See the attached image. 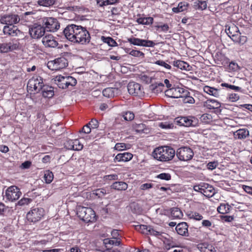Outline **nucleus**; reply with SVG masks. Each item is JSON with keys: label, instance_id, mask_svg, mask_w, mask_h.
Instances as JSON below:
<instances>
[{"label": "nucleus", "instance_id": "338daca9", "mask_svg": "<svg viewBox=\"0 0 252 252\" xmlns=\"http://www.w3.org/2000/svg\"><path fill=\"white\" fill-rule=\"evenodd\" d=\"M91 126L87 124L83 127L81 130H80L79 132L80 133L82 132L85 134H89L91 131Z\"/></svg>", "mask_w": 252, "mask_h": 252}, {"label": "nucleus", "instance_id": "c756f323", "mask_svg": "<svg viewBox=\"0 0 252 252\" xmlns=\"http://www.w3.org/2000/svg\"><path fill=\"white\" fill-rule=\"evenodd\" d=\"M164 85L162 83L152 84L149 87L151 91L155 94H158L164 90Z\"/></svg>", "mask_w": 252, "mask_h": 252}, {"label": "nucleus", "instance_id": "7c9ffc66", "mask_svg": "<svg viewBox=\"0 0 252 252\" xmlns=\"http://www.w3.org/2000/svg\"><path fill=\"white\" fill-rule=\"evenodd\" d=\"M174 66L182 70H189L190 66L188 63L181 60L174 61L173 62Z\"/></svg>", "mask_w": 252, "mask_h": 252}, {"label": "nucleus", "instance_id": "37998d69", "mask_svg": "<svg viewBox=\"0 0 252 252\" xmlns=\"http://www.w3.org/2000/svg\"><path fill=\"white\" fill-rule=\"evenodd\" d=\"M194 5L198 9L204 10L207 8V2L206 1L196 0L194 2Z\"/></svg>", "mask_w": 252, "mask_h": 252}, {"label": "nucleus", "instance_id": "49530a36", "mask_svg": "<svg viewBox=\"0 0 252 252\" xmlns=\"http://www.w3.org/2000/svg\"><path fill=\"white\" fill-rule=\"evenodd\" d=\"M132 128L137 132H144V130L146 128V125L142 123L135 124L132 125Z\"/></svg>", "mask_w": 252, "mask_h": 252}, {"label": "nucleus", "instance_id": "2f4dec72", "mask_svg": "<svg viewBox=\"0 0 252 252\" xmlns=\"http://www.w3.org/2000/svg\"><path fill=\"white\" fill-rule=\"evenodd\" d=\"M189 5V4L188 2L186 1H181L178 3L177 7L172 8V11L176 13L183 12L187 10Z\"/></svg>", "mask_w": 252, "mask_h": 252}, {"label": "nucleus", "instance_id": "6ab92c4d", "mask_svg": "<svg viewBox=\"0 0 252 252\" xmlns=\"http://www.w3.org/2000/svg\"><path fill=\"white\" fill-rule=\"evenodd\" d=\"M42 42L46 48H55L58 45L56 37L51 34H48L43 37Z\"/></svg>", "mask_w": 252, "mask_h": 252}, {"label": "nucleus", "instance_id": "4be33fe9", "mask_svg": "<svg viewBox=\"0 0 252 252\" xmlns=\"http://www.w3.org/2000/svg\"><path fill=\"white\" fill-rule=\"evenodd\" d=\"M133 158V155L128 152L119 153L116 155L114 158V161L116 162H127Z\"/></svg>", "mask_w": 252, "mask_h": 252}, {"label": "nucleus", "instance_id": "864d4df0", "mask_svg": "<svg viewBox=\"0 0 252 252\" xmlns=\"http://www.w3.org/2000/svg\"><path fill=\"white\" fill-rule=\"evenodd\" d=\"M237 38L238 39L237 40H234L233 41L236 43H238L239 44L241 45H243L247 41V36L244 35H241L240 33L239 34V36Z\"/></svg>", "mask_w": 252, "mask_h": 252}, {"label": "nucleus", "instance_id": "8fccbe9b", "mask_svg": "<svg viewBox=\"0 0 252 252\" xmlns=\"http://www.w3.org/2000/svg\"><path fill=\"white\" fill-rule=\"evenodd\" d=\"M239 69V66L237 63L234 61H231L229 63L228 65V69L230 71H237Z\"/></svg>", "mask_w": 252, "mask_h": 252}, {"label": "nucleus", "instance_id": "9b49d317", "mask_svg": "<svg viewBox=\"0 0 252 252\" xmlns=\"http://www.w3.org/2000/svg\"><path fill=\"white\" fill-rule=\"evenodd\" d=\"M21 194L19 188L15 186H11L5 190L4 196L8 201L14 202L18 200Z\"/></svg>", "mask_w": 252, "mask_h": 252}, {"label": "nucleus", "instance_id": "69168bd1", "mask_svg": "<svg viewBox=\"0 0 252 252\" xmlns=\"http://www.w3.org/2000/svg\"><path fill=\"white\" fill-rule=\"evenodd\" d=\"M218 165V163L216 161L209 162L207 165V168L209 170H212L215 169Z\"/></svg>", "mask_w": 252, "mask_h": 252}, {"label": "nucleus", "instance_id": "a19ab883", "mask_svg": "<svg viewBox=\"0 0 252 252\" xmlns=\"http://www.w3.org/2000/svg\"><path fill=\"white\" fill-rule=\"evenodd\" d=\"M39 6L50 7L55 4L56 0H35Z\"/></svg>", "mask_w": 252, "mask_h": 252}, {"label": "nucleus", "instance_id": "412c9836", "mask_svg": "<svg viewBox=\"0 0 252 252\" xmlns=\"http://www.w3.org/2000/svg\"><path fill=\"white\" fill-rule=\"evenodd\" d=\"M189 219L195 221H200L203 220L202 215L194 209L188 210L185 212Z\"/></svg>", "mask_w": 252, "mask_h": 252}, {"label": "nucleus", "instance_id": "774afa93", "mask_svg": "<svg viewBox=\"0 0 252 252\" xmlns=\"http://www.w3.org/2000/svg\"><path fill=\"white\" fill-rule=\"evenodd\" d=\"M203 183H200V184L198 185L194 186L193 187V189L196 191L200 192L201 193L203 194Z\"/></svg>", "mask_w": 252, "mask_h": 252}, {"label": "nucleus", "instance_id": "58836bf2", "mask_svg": "<svg viewBox=\"0 0 252 252\" xmlns=\"http://www.w3.org/2000/svg\"><path fill=\"white\" fill-rule=\"evenodd\" d=\"M101 39L104 43H107L109 46L111 47H115L118 45L116 41L111 37H105L102 36L101 37Z\"/></svg>", "mask_w": 252, "mask_h": 252}, {"label": "nucleus", "instance_id": "a878e982", "mask_svg": "<svg viewBox=\"0 0 252 252\" xmlns=\"http://www.w3.org/2000/svg\"><path fill=\"white\" fill-rule=\"evenodd\" d=\"M235 139H244L249 135V131L246 128L239 129L233 133Z\"/></svg>", "mask_w": 252, "mask_h": 252}, {"label": "nucleus", "instance_id": "a211bd4d", "mask_svg": "<svg viewBox=\"0 0 252 252\" xmlns=\"http://www.w3.org/2000/svg\"><path fill=\"white\" fill-rule=\"evenodd\" d=\"M20 21V18L18 15L15 14H9L2 16L0 21L3 24L7 25V26L13 25Z\"/></svg>", "mask_w": 252, "mask_h": 252}, {"label": "nucleus", "instance_id": "a18cd8bd", "mask_svg": "<svg viewBox=\"0 0 252 252\" xmlns=\"http://www.w3.org/2000/svg\"><path fill=\"white\" fill-rule=\"evenodd\" d=\"M212 116L211 114L205 113L200 117L201 121L204 124H209L212 121Z\"/></svg>", "mask_w": 252, "mask_h": 252}, {"label": "nucleus", "instance_id": "4468645a", "mask_svg": "<svg viewBox=\"0 0 252 252\" xmlns=\"http://www.w3.org/2000/svg\"><path fill=\"white\" fill-rule=\"evenodd\" d=\"M165 95L171 98H181L183 94L188 93V91L180 87H172L164 91Z\"/></svg>", "mask_w": 252, "mask_h": 252}, {"label": "nucleus", "instance_id": "603ef678", "mask_svg": "<svg viewBox=\"0 0 252 252\" xmlns=\"http://www.w3.org/2000/svg\"><path fill=\"white\" fill-rule=\"evenodd\" d=\"M157 178L161 180H164L166 181H169L171 179V176L169 173H162L157 175Z\"/></svg>", "mask_w": 252, "mask_h": 252}, {"label": "nucleus", "instance_id": "f257e3e1", "mask_svg": "<svg viewBox=\"0 0 252 252\" xmlns=\"http://www.w3.org/2000/svg\"><path fill=\"white\" fill-rule=\"evenodd\" d=\"M175 154L173 148L168 146L156 148L152 153L153 158L162 162H167L173 159Z\"/></svg>", "mask_w": 252, "mask_h": 252}, {"label": "nucleus", "instance_id": "b1692460", "mask_svg": "<svg viewBox=\"0 0 252 252\" xmlns=\"http://www.w3.org/2000/svg\"><path fill=\"white\" fill-rule=\"evenodd\" d=\"M3 31L4 34H8L11 36H16L21 33V31L18 30L17 26L13 25L5 26Z\"/></svg>", "mask_w": 252, "mask_h": 252}, {"label": "nucleus", "instance_id": "ddd939ff", "mask_svg": "<svg viewBox=\"0 0 252 252\" xmlns=\"http://www.w3.org/2000/svg\"><path fill=\"white\" fill-rule=\"evenodd\" d=\"M29 32L32 38L39 39L44 35L45 31L42 25L35 23L29 27Z\"/></svg>", "mask_w": 252, "mask_h": 252}, {"label": "nucleus", "instance_id": "5701e85b", "mask_svg": "<svg viewBox=\"0 0 252 252\" xmlns=\"http://www.w3.org/2000/svg\"><path fill=\"white\" fill-rule=\"evenodd\" d=\"M188 225L186 222L178 223L175 228L177 233L182 236H188L189 235Z\"/></svg>", "mask_w": 252, "mask_h": 252}, {"label": "nucleus", "instance_id": "052dcab7", "mask_svg": "<svg viewBox=\"0 0 252 252\" xmlns=\"http://www.w3.org/2000/svg\"><path fill=\"white\" fill-rule=\"evenodd\" d=\"M229 100L231 102H236L239 100L240 97L238 94L236 93L229 94L228 95Z\"/></svg>", "mask_w": 252, "mask_h": 252}, {"label": "nucleus", "instance_id": "c9c22d12", "mask_svg": "<svg viewBox=\"0 0 252 252\" xmlns=\"http://www.w3.org/2000/svg\"><path fill=\"white\" fill-rule=\"evenodd\" d=\"M125 52L133 57L141 58L144 57V54L142 52L139 50L131 49L130 48H126L125 49Z\"/></svg>", "mask_w": 252, "mask_h": 252}, {"label": "nucleus", "instance_id": "79ce46f5", "mask_svg": "<svg viewBox=\"0 0 252 252\" xmlns=\"http://www.w3.org/2000/svg\"><path fill=\"white\" fill-rule=\"evenodd\" d=\"M185 95L183 94L181 98H183L182 101L184 103L193 104L195 102L194 98L190 95V93L188 91V93H185Z\"/></svg>", "mask_w": 252, "mask_h": 252}, {"label": "nucleus", "instance_id": "aec40b11", "mask_svg": "<svg viewBox=\"0 0 252 252\" xmlns=\"http://www.w3.org/2000/svg\"><path fill=\"white\" fill-rule=\"evenodd\" d=\"M225 32L228 36L233 40H237L239 34L240 33L238 27L234 24H231L226 27Z\"/></svg>", "mask_w": 252, "mask_h": 252}, {"label": "nucleus", "instance_id": "e2e57ef3", "mask_svg": "<svg viewBox=\"0 0 252 252\" xmlns=\"http://www.w3.org/2000/svg\"><path fill=\"white\" fill-rule=\"evenodd\" d=\"M32 201V199L31 198H23L19 201L18 204L21 206L24 205L25 204L27 205L31 203Z\"/></svg>", "mask_w": 252, "mask_h": 252}, {"label": "nucleus", "instance_id": "9d476101", "mask_svg": "<svg viewBox=\"0 0 252 252\" xmlns=\"http://www.w3.org/2000/svg\"><path fill=\"white\" fill-rule=\"evenodd\" d=\"M135 229L142 234L155 236L158 238H160L163 233L161 231H158L150 225H137L135 226Z\"/></svg>", "mask_w": 252, "mask_h": 252}, {"label": "nucleus", "instance_id": "ea45409f", "mask_svg": "<svg viewBox=\"0 0 252 252\" xmlns=\"http://www.w3.org/2000/svg\"><path fill=\"white\" fill-rule=\"evenodd\" d=\"M115 88H107L104 89L102 91L103 95L108 98L112 97L115 96Z\"/></svg>", "mask_w": 252, "mask_h": 252}, {"label": "nucleus", "instance_id": "5fc2aeb1", "mask_svg": "<svg viewBox=\"0 0 252 252\" xmlns=\"http://www.w3.org/2000/svg\"><path fill=\"white\" fill-rule=\"evenodd\" d=\"M155 63L156 64L163 66L166 69H172L171 66L162 60H158L155 62Z\"/></svg>", "mask_w": 252, "mask_h": 252}, {"label": "nucleus", "instance_id": "72a5a7b5", "mask_svg": "<svg viewBox=\"0 0 252 252\" xmlns=\"http://www.w3.org/2000/svg\"><path fill=\"white\" fill-rule=\"evenodd\" d=\"M231 209V206L228 203H222L217 208V211L220 214L224 215L229 213Z\"/></svg>", "mask_w": 252, "mask_h": 252}, {"label": "nucleus", "instance_id": "4c0bfd02", "mask_svg": "<svg viewBox=\"0 0 252 252\" xmlns=\"http://www.w3.org/2000/svg\"><path fill=\"white\" fill-rule=\"evenodd\" d=\"M69 143L73 144L71 148H73V150L80 151L83 148V145L78 139L69 140Z\"/></svg>", "mask_w": 252, "mask_h": 252}, {"label": "nucleus", "instance_id": "4d7b16f0", "mask_svg": "<svg viewBox=\"0 0 252 252\" xmlns=\"http://www.w3.org/2000/svg\"><path fill=\"white\" fill-rule=\"evenodd\" d=\"M123 116L126 121H132L134 118V113L129 111L126 112Z\"/></svg>", "mask_w": 252, "mask_h": 252}, {"label": "nucleus", "instance_id": "0e129e2a", "mask_svg": "<svg viewBox=\"0 0 252 252\" xmlns=\"http://www.w3.org/2000/svg\"><path fill=\"white\" fill-rule=\"evenodd\" d=\"M88 124L93 129L97 128L99 126L98 122L96 119H92Z\"/></svg>", "mask_w": 252, "mask_h": 252}, {"label": "nucleus", "instance_id": "39448f33", "mask_svg": "<svg viewBox=\"0 0 252 252\" xmlns=\"http://www.w3.org/2000/svg\"><path fill=\"white\" fill-rule=\"evenodd\" d=\"M41 24L45 29V31L55 32L60 27V24L58 20L53 17H43L41 20Z\"/></svg>", "mask_w": 252, "mask_h": 252}, {"label": "nucleus", "instance_id": "6e6552de", "mask_svg": "<svg viewBox=\"0 0 252 252\" xmlns=\"http://www.w3.org/2000/svg\"><path fill=\"white\" fill-rule=\"evenodd\" d=\"M67 60L63 57L50 61L47 63V67L52 70H59L65 68L68 65Z\"/></svg>", "mask_w": 252, "mask_h": 252}, {"label": "nucleus", "instance_id": "f8f14e48", "mask_svg": "<svg viewBox=\"0 0 252 252\" xmlns=\"http://www.w3.org/2000/svg\"><path fill=\"white\" fill-rule=\"evenodd\" d=\"M175 122L179 126L189 127L195 126L198 121L194 117H180L176 118Z\"/></svg>", "mask_w": 252, "mask_h": 252}, {"label": "nucleus", "instance_id": "09e8293b", "mask_svg": "<svg viewBox=\"0 0 252 252\" xmlns=\"http://www.w3.org/2000/svg\"><path fill=\"white\" fill-rule=\"evenodd\" d=\"M221 86L234 90L236 92H243V89L241 87L232 85H230L226 83H222L221 84Z\"/></svg>", "mask_w": 252, "mask_h": 252}, {"label": "nucleus", "instance_id": "f03ea898", "mask_svg": "<svg viewBox=\"0 0 252 252\" xmlns=\"http://www.w3.org/2000/svg\"><path fill=\"white\" fill-rule=\"evenodd\" d=\"M77 214L80 219L86 222H94L96 220L97 217L95 212L90 207L79 206Z\"/></svg>", "mask_w": 252, "mask_h": 252}, {"label": "nucleus", "instance_id": "7ed1b4c3", "mask_svg": "<svg viewBox=\"0 0 252 252\" xmlns=\"http://www.w3.org/2000/svg\"><path fill=\"white\" fill-rule=\"evenodd\" d=\"M55 82L57 86L63 89L72 87L77 84L76 79L70 76H57L55 78Z\"/></svg>", "mask_w": 252, "mask_h": 252}, {"label": "nucleus", "instance_id": "423d86ee", "mask_svg": "<svg viewBox=\"0 0 252 252\" xmlns=\"http://www.w3.org/2000/svg\"><path fill=\"white\" fill-rule=\"evenodd\" d=\"M44 85L43 78L38 75L35 74L28 81L27 88L31 92H38L41 91Z\"/></svg>", "mask_w": 252, "mask_h": 252}, {"label": "nucleus", "instance_id": "0eeeda50", "mask_svg": "<svg viewBox=\"0 0 252 252\" xmlns=\"http://www.w3.org/2000/svg\"><path fill=\"white\" fill-rule=\"evenodd\" d=\"M45 215V211L42 208H32L27 214L26 218L30 222L36 223L40 221Z\"/></svg>", "mask_w": 252, "mask_h": 252}, {"label": "nucleus", "instance_id": "3c124183", "mask_svg": "<svg viewBox=\"0 0 252 252\" xmlns=\"http://www.w3.org/2000/svg\"><path fill=\"white\" fill-rule=\"evenodd\" d=\"M155 27L157 31L160 30V32H167L169 29V26L167 24H164L162 25H156Z\"/></svg>", "mask_w": 252, "mask_h": 252}, {"label": "nucleus", "instance_id": "bf43d9fd", "mask_svg": "<svg viewBox=\"0 0 252 252\" xmlns=\"http://www.w3.org/2000/svg\"><path fill=\"white\" fill-rule=\"evenodd\" d=\"M118 243L117 240H110L109 239H105L103 241V243L105 245L106 247H108V245H117V243Z\"/></svg>", "mask_w": 252, "mask_h": 252}, {"label": "nucleus", "instance_id": "c85d7f7f", "mask_svg": "<svg viewBox=\"0 0 252 252\" xmlns=\"http://www.w3.org/2000/svg\"><path fill=\"white\" fill-rule=\"evenodd\" d=\"M203 91L206 94L215 97H219L220 95V90L208 86H204L203 87Z\"/></svg>", "mask_w": 252, "mask_h": 252}, {"label": "nucleus", "instance_id": "13d9d810", "mask_svg": "<svg viewBox=\"0 0 252 252\" xmlns=\"http://www.w3.org/2000/svg\"><path fill=\"white\" fill-rule=\"evenodd\" d=\"M141 39L138 38H128V41L134 45L140 46Z\"/></svg>", "mask_w": 252, "mask_h": 252}, {"label": "nucleus", "instance_id": "c03bdc74", "mask_svg": "<svg viewBox=\"0 0 252 252\" xmlns=\"http://www.w3.org/2000/svg\"><path fill=\"white\" fill-rule=\"evenodd\" d=\"M54 178V175L51 171H46L44 174V179L47 184L51 183Z\"/></svg>", "mask_w": 252, "mask_h": 252}, {"label": "nucleus", "instance_id": "473e14b6", "mask_svg": "<svg viewBox=\"0 0 252 252\" xmlns=\"http://www.w3.org/2000/svg\"><path fill=\"white\" fill-rule=\"evenodd\" d=\"M111 188L118 190H125L127 189V184L123 181L115 182L111 185Z\"/></svg>", "mask_w": 252, "mask_h": 252}, {"label": "nucleus", "instance_id": "cd10ccee", "mask_svg": "<svg viewBox=\"0 0 252 252\" xmlns=\"http://www.w3.org/2000/svg\"><path fill=\"white\" fill-rule=\"evenodd\" d=\"M203 194L208 197H212L215 193L214 189L213 186L208 184L203 183Z\"/></svg>", "mask_w": 252, "mask_h": 252}, {"label": "nucleus", "instance_id": "bb28decb", "mask_svg": "<svg viewBox=\"0 0 252 252\" xmlns=\"http://www.w3.org/2000/svg\"><path fill=\"white\" fill-rule=\"evenodd\" d=\"M204 106L209 109H216L220 107V104L216 100L208 99L204 102Z\"/></svg>", "mask_w": 252, "mask_h": 252}, {"label": "nucleus", "instance_id": "393cba45", "mask_svg": "<svg viewBox=\"0 0 252 252\" xmlns=\"http://www.w3.org/2000/svg\"><path fill=\"white\" fill-rule=\"evenodd\" d=\"M42 96L45 98H51L54 95V88L48 85H44L41 90Z\"/></svg>", "mask_w": 252, "mask_h": 252}, {"label": "nucleus", "instance_id": "6e6d98bb", "mask_svg": "<svg viewBox=\"0 0 252 252\" xmlns=\"http://www.w3.org/2000/svg\"><path fill=\"white\" fill-rule=\"evenodd\" d=\"M94 194L99 198H101L106 194V190L104 189H97L94 190Z\"/></svg>", "mask_w": 252, "mask_h": 252}, {"label": "nucleus", "instance_id": "f704fd0d", "mask_svg": "<svg viewBox=\"0 0 252 252\" xmlns=\"http://www.w3.org/2000/svg\"><path fill=\"white\" fill-rule=\"evenodd\" d=\"M136 21L140 25H151L154 22V18L151 17H139L136 19Z\"/></svg>", "mask_w": 252, "mask_h": 252}, {"label": "nucleus", "instance_id": "1a4fd4ad", "mask_svg": "<svg viewBox=\"0 0 252 252\" xmlns=\"http://www.w3.org/2000/svg\"><path fill=\"white\" fill-rule=\"evenodd\" d=\"M176 155L179 160L188 161L192 158L194 153L189 147L184 146L177 150Z\"/></svg>", "mask_w": 252, "mask_h": 252}, {"label": "nucleus", "instance_id": "2eb2a0df", "mask_svg": "<svg viewBox=\"0 0 252 252\" xmlns=\"http://www.w3.org/2000/svg\"><path fill=\"white\" fill-rule=\"evenodd\" d=\"M127 90L130 94L134 96L142 97L144 94L143 88L139 84L134 82H130L128 84Z\"/></svg>", "mask_w": 252, "mask_h": 252}, {"label": "nucleus", "instance_id": "dca6fc26", "mask_svg": "<svg viewBox=\"0 0 252 252\" xmlns=\"http://www.w3.org/2000/svg\"><path fill=\"white\" fill-rule=\"evenodd\" d=\"M80 26L70 24L67 26L63 31L65 37L69 41L72 42V38L78 33Z\"/></svg>", "mask_w": 252, "mask_h": 252}, {"label": "nucleus", "instance_id": "de8ad7c7", "mask_svg": "<svg viewBox=\"0 0 252 252\" xmlns=\"http://www.w3.org/2000/svg\"><path fill=\"white\" fill-rule=\"evenodd\" d=\"M201 225L202 227L209 230H212V228H214L212 222L208 220H202Z\"/></svg>", "mask_w": 252, "mask_h": 252}, {"label": "nucleus", "instance_id": "f3484780", "mask_svg": "<svg viewBox=\"0 0 252 252\" xmlns=\"http://www.w3.org/2000/svg\"><path fill=\"white\" fill-rule=\"evenodd\" d=\"M20 43L18 41H12L8 43H0V53H7L19 48Z\"/></svg>", "mask_w": 252, "mask_h": 252}, {"label": "nucleus", "instance_id": "680f3d73", "mask_svg": "<svg viewBox=\"0 0 252 252\" xmlns=\"http://www.w3.org/2000/svg\"><path fill=\"white\" fill-rule=\"evenodd\" d=\"M127 145L125 143H120L116 144L115 149L117 151H123L126 149Z\"/></svg>", "mask_w": 252, "mask_h": 252}, {"label": "nucleus", "instance_id": "e433bc0d", "mask_svg": "<svg viewBox=\"0 0 252 252\" xmlns=\"http://www.w3.org/2000/svg\"><path fill=\"white\" fill-rule=\"evenodd\" d=\"M171 216L174 219H181L183 216L182 211L177 207H173L171 209Z\"/></svg>", "mask_w": 252, "mask_h": 252}, {"label": "nucleus", "instance_id": "20e7f679", "mask_svg": "<svg viewBox=\"0 0 252 252\" xmlns=\"http://www.w3.org/2000/svg\"><path fill=\"white\" fill-rule=\"evenodd\" d=\"M72 38V42L85 44L90 42L91 35L86 28L80 26L78 33Z\"/></svg>", "mask_w": 252, "mask_h": 252}]
</instances>
